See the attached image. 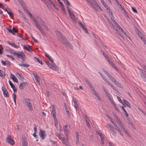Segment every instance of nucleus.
Listing matches in <instances>:
<instances>
[{"mask_svg":"<svg viewBox=\"0 0 146 146\" xmlns=\"http://www.w3.org/2000/svg\"><path fill=\"white\" fill-rule=\"evenodd\" d=\"M52 107V111L51 113L52 115L54 121H57V119L56 115V112L55 107L54 106H53Z\"/></svg>","mask_w":146,"mask_h":146,"instance_id":"39448f33","label":"nucleus"},{"mask_svg":"<svg viewBox=\"0 0 146 146\" xmlns=\"http://www.w3.org/2000/svg\"><path fill=\"white\" fill-rule=\"evenodd\" d=\"M69 16L71 18V19H72V20L75 22H76V17L75 16L74 14L73 13H72V14H70L69 15Z\"/></svg>","mask_w":146,"mask_h":146,"instance_id":"412c9836","label":"nucleus"},{"mask_svg":"<svg viewBox=\"0 0 146 146\" xmlns=\"http://www.w3.org/2000/svg\"><path fill=\"white\" fill-rule=\"evenodd\" d=\"M78 24L79 25V26L82 27V29L84 27L82 23L80 22H78Z\"/></svg>","mask_w":146,"mask_h":146,"instance_id":"4d7b16f0","label":"nucleus"},{"mask_svg":"<svg viewBox=\"0 0 146 146\" xmlns=\"http://www.w3.org/2000/svg\"><path fill=\"white\" fill-rule=\"evenodd\" d=\"M107 61L108 62L109 64L111 65L112 66L114 65L113 63L111 61L109 58L107 59Z\"/></svg>","mask_w":146,"mask_h":146,"instance_id":"79ce46f5","label":"nucleus"},{"mask_svg":"<svg viewBox=\"0 0 146 146\" xmlns=\"http://www.w3.org/2000/svg\"><path fill=\"white\" fill-rule=\"evenodd\" d=\"M66 140H65L64 139L62 141V143L64 145H66V146H68L69 144L68 142V137L66 138Z\"/></svg>","mask_w":146,"mask_h":146,"instance_id":"4be33fe9","label":"nucleus"},{"mask_svg":"<svg viewBox=\"0 0 146 146\" xmlns=\"http://www.w3.org/2000/svg\"><path fill=\"white\" fill-rule=\"evenodd\" d=\"M26 13L28 14V15L30 17H32V16L31 13L29 11V10H27V11Z\"/></svg>","mask_w":146,"mask_h":146,"instance_id":"603ef678","label":"nucleus"},{"mask_svg":"<svg viewBox=\"0 0 146 146\" xmlns=\"http://www.w3.org/2000/svg\"><path fill=\"white\" fill-rule=\"evenodd\" d=\"M131 8L133 12L136 13H137V11L135 8H134L133 7H131Z\"/></svg>","mask_w":146,"mask_h":146,"instance_id":"13d9d810","label":"nucleus"},{"mask_svg":"<svg viewBox=\"0 0 146 146\" xmlns=\"http://www.w3.org/2000/svg\"><path fill=\"white\" fill-rule=\"evenodd\" d=\"M6 142H8L11 145H13L15 143V142L13 139L11 138L9 135H8L6 138Z\"/></svg>","mask_w":146,"mask_h":146,"instance_id":"0eeeda50","label":"nucleus"},{"mask_svg":"<svg viewBox=\"0 0 146 146\" xmlns=\"http://www.w3.org/2000/svg\"><path fill=\"white\" fill-rule=\"evenodd\" d=\"M89 1V0H88ZM92 2H91L90 1V2L89 3H89H90L92 7H93V8L94 9V10L96 11H98V10L97 9V8L98 7L100 9V11H102V9L100 8V6L98 5L97 4V3L96 1L95 0H92ZM90 1V0H89Z\"/></svg>","mask_w":146,"mask_h":146,"instance_id":"7ed1b4c3","label":"nucleus"},{"mask_svg":"<svg viewBox=\"0 0 146 146\" xmlns=\"http://www.w3.org/2000/svg\"><path fill=\"white\" fill-rule=\"evenodd\" d=\"M23 48L30 52H32L33 51V50L31 48V46L29 45H26V46L24 45L23 46Z\"/></svg>","mask_w":146,"mask_h":146,"instance_id":"9d476101","label":"nucleus"},{"mask_svg":"<svg viewBox=\"0 0 146 146\" xmlns=\"http://www.w3.org/2000/svg\"><path fill=\"white\" fill-rule=\"evenodd\" d=\"M7 43L11 45V46L12 47H14L15 48H18L19 47V45L18 46H17V45H16L14 43V42L11 43L9 41H8Z\"/></svg>","mask_w":146,"mask_h":146,"instance_id":"4468645a","label":"nucleus"},{"mask_svg":"<svg viewBox=\"0 0 146 146\" xmlns=\"http://www.w3.org/2000/svg\"><path fill=\"white\" fill-rule=\"evenodd\" d=\"M84 117L86 121V124L89 127H91V125L89 123V120L87 116V115H85Z\"/></svg>","mask_w":146,"mask_h":146,"instance_id":"dca6fc26","label":"nucleus"},{"mask_svg":"<svg viewBox=\"0 0 146 146\" xmlns=\"http://www.w3.org/2000/svg\"><path fill=\"white\" fill-rule=\"evenodd\" d=\"M82 29L84 31L85 33H88V31L87 30V29L84 27Z\"/></svg>","mask_w":146,"mask_h":146,"instance_id":"864d4df0","label":"nucleus"},{"mask_svg":"<svg viewBox=\"0 0 146 146\" xmlns=\"http://www.w3.org/2000/svg\"><path fill=\"white\" fill-rule=\"evenodd\" d=\"M101 52L102 53V54H103V56H104V57L105 58L106 60H107L108 58H109L108 56L106 54H105V53H104V51L101 50Z\"/></svg>","mask_w":146,"mask_h":146,"instance_id":"c9c22d12","label":"nucleus"},{"mask_svg":"<svg viewBox=\"0 0 146 146\" xmlns=\"http://www.w3.org/2000/svg\"><path fill=\"white\" fill-rule=\"evenodd\" d=\"M129 125L132 127L135 130L136 129V128L133 124L132 122V123H130Z\"/></svg>","mask_w":146,"mask_h":146,"instance_id":"bf43d9fd","label":"nucleus"},{"mask_svg":"<svg viewBox=\"0 0 146 146\" xmlns=\"http://www.w3.org/2000/svg\"><path fill=\"white\" fill-rule=\"evenodd\" d=\"M10 78L15 82L16 83H17L18 82V80L13 74L11 73Z\"/></svg>","mask_w":146,"mask_h":146,"instance_id":"f8f14e48","label":"nucleus"},{"mask_svg":"<svg viewBox=\"0 0 146 146\" xmlns=\"http://www.w3.org/2000/svg\"><path fill=\"white\" fill-rule=\"evenodd\" d=\"M122 127V128L123 129V130L125 132H126L127 131V130L125 128V127L123 125V123H121L120 124H119Z\"/></svg>","mask_w":146,"mask_h":146,"instance_id":"f704fd0d","label":"nucleus"},{"mask_svg":"<svg viewBox=\"0 0 146 146\" xmlns=\"http://www.w3.org/2000/svg\"><path fill=\"white\" fill-rule=\"evenodd\" d=\"M114 115L115 118H116L117 121L118 122V123H119V124L121 123H122L120 119H119V118L117 116V115H115V114H114Z\"/></svg>","mask_w":146,"mask_h":146,"instance_id":"c756f323","label":"nucleus"},{"mask_svg":"<svg viewBox=\"0 0 146 146\" xmlns=\"http://www.w3.org/2000/svg\"><path fill=\"white\" fill-rule=\"evenodd\" d=\"M13 98L14 100V102H16V94L13 93Z\"/></svg>","mask_w":146,"mask_h":146,"instance_id":"a19ab883","label":"nucleus"},{"mask_svg":"<svg viewBox=\"0 0 146 146\" xmlns=\"http://www.w3.org/2000/svg\"><path fill=\"white\" fill-rule=\"evenodd\" d=\"M73 102L74 106L75 108L76 109V110H79V108H78V104L77 103V101L74 98H73Z\"/></svg>","mask_w":146,"mask_h":146,"instance_id":"ddd939ff","label":"nucleus"},{"mask_svg":"<svg viewBox=\"0 0 146 146\" xmlns=\"http://www.w3.org/2000/svg\"><path fill=\"white\" fill-rule=\"evenodd\" d=\"M106 116L109 118L110 121L112 122L113 121L112 118L110 116H109L108 114H106Z\"/></svg>","mask_w":146,"mask_h":146,"instance_id":"052dcab7","label":"nucleus"},{"mask_svg":"<svg viewBox=\"0 0 146 146\" xmlns=\"http://www.w3.org/2000/svg\"><path fill=\"white\" fill-rule=\"evenodd\" d=\"M141 77L143 80L146 82V74L144 73L141 72L140 74Z\"/></svg>","mask_w":146,"mask_h":146,"instance_id":"6ab92c4d","label":"nucleus"},{"mask_svg":"<svg viewBox=\"0 0 146 146\" xmlns=\"http://www.w3.org/2000/svg\"><path fill=\"white\" fill-rule=\"evenodd\" d=\"M27 106L29 110L31 111H32L33 110V106L31 102L29 104H27Z\"/></svg>","mask_w":146,"mask_h":146,"instance_id":"aec40b11","label":"nucleus"},{"mask_svg":"<svg viewBox=\"0 0 146 146\" xmlns=\"http://www.w3.org/2000/svg\"><path fill=\"white\" fill-rule=\"evenodd\" d=\"M24 99L26 103H27V105L31 102L30 100L29 99L27 98H24Z\"/></svg>","mask_w":146,"mask_h":146,"instance_id":"473e14b6","label":"nucleus"},{"mask_svg":"<svg viewBox=\"0 0 146 146\" xmlns=\"http://www.w3.org/2000/svg\"><path fill=\"white\" fill-rule=\"evenodd\" d=\"M65 3L66 5L68 6H70V3L67 0H66V1H65Z\"/></svg>","mask_w":146,"mask_h":146,"instance_id":"774afa93","label":"nucleus"},{"mask_svg":"<svg viewBox=\"0 0 146 146\" xmlns=\"http://www.w3.org/2000/svg\"><path fill=\"white\" fill-rule=\"evenodd\" d=\"M66 138L68 137L69 136L68 131L64 132Z\"/></svg>","mask_w":146,"mask_h":146,"instance_id":"0e129e2a","label":"nucleus"},{"mask_svg":"<svg viewBox=\"0 0 146 146\" xmlns=\"http://www.w3.org/2000/svg\"><path fill=\"white\" fill-rule=\"evenodd\" d=\"M9 82L11 88H13V87H14L15 86L10 80H9Z\"/></svg>","mask_w":146,"mask_h":146,"instance_id":"09e8293b","label":"nucleus"},{"mask_svg":"<svg viewBox=\"0 0 146 146\" xmlns=\"http://www.w3.org/2000/svg\"><path fill=\"white\" fill-rule=\"evenodd\" d=\"M104 17H105V19L108 22L109 24L113 28V29L114 30H115V27L114 26H113V23L111 22V21L110 20V19L107 17L106 15L105 14L104 15Z\"/></svg>","mask_w":146,"mask_h":146,"instance_id":"6e6552de","label":"nucleus"},{"mask_svg":"<svg viewBox=\"0 0 146 146\" xmlns=\"http://www.w3.org/2000/svg\"><path fill=\"white\" fill-rule=\"evenodd\" d=\"M58 138L60 139L62 141L64 139V137H62L60 136V134L57 135Z\"/></svg>","mask_w":146,"mask_h":146,"instance_id":"49530a36","label":"nucleus"},{"mask_svg":"<svg viewBox=\"0 0 146 146\" xmlns=\"http://www.w3.org/2000/svg\"><path fill=\"white\" fill-rule=\"evenodd\" d=\"M109 78L111 80H112L113 82L114 83H115L117 81L116 80V79L112 76H111Z\"/></svg>","mask_w":146,"mask_h":146,"instance_id":"ea45409f","label":"nucleus"},{"mask_svg":"<svg viewBox=\"0 0 146 146\" xmlns=\"http://www.w3.org/2000/svg\"><path fill=\"white\" fill-rule=\"evenodd\" d=\"M115 30H115L116 32L117 33V34H118L120 36L121 35V33H120V32L118 31L117 29L115 27Z\"/></svg>","mask_w":146,"mask_h":146,"instance_id":"8fccbe9b","label":"nucleus"},{"mask_svg":"<svg viewBox=\"0 0 146 146\" xmlns=\"http://www.w3.org/2000/svg\"><path fill=\"white\" fill-rule=\"evenodd\" d=\"M84 81L86 82V84L88 85V86L90 87V88L91 87H93V86L92 85L91 83H90L88 80L86 79V78H84Z\"/></svg>","mask_w":146,"mask_h":146,"instance_id":"393cba45","label":"nucleus"},{"mask_svg":"<svg viewBox=\"0 0 146 146\" xmlns=\"http://www.w3.org/2000/svg\"><path fill=\"white\" fill-rule=\"evenodd\" d=\"M76 137V143L77 144L79 142V133L78 132H76L75 133Z\"/></svg>","mask_w":146,"mask_h":146,"instance_id":"a878e982","label":"nucleus"},{"mask_svg":"<svg viewBox=\"0 0 146 146\" xmlns=\"http://www.w3.org/2000/svg\"><path fill=\"white\" fill-rule=\"evenodd\" d=\"M117 86L121 88H123V86L118 82L116 81L115 83Z\"/></svg>","mask_w":146,"mask_h":146,"instance_id":"2f4dec72","label":"nucleus"},{"mask_svg":"<svg viewBox=\"0 0 146 146\" xmlns=\"http://www.w3.org/2000/svg\"><path fill=\"white\" fill-rule=\"evenodd\" d=\"M48 66L50 68L54 70H57V68L55 65H53L52 64L48 63Z\"/></svg>","mask_w":146,"mask_h":146,"instance_id":"f3484780","label":"nucleus"},{"mask_svg":"<svg viewBox=\"0 0 146 146\" xmlns=\"http://www.w3.org/2000/svg\"><path fill=\"white\" fill-rule=\"evenodd\" d=\"M64 132L68 131V126L67 125H65L64 126Z\"/></svg>","mask_w":146,"mask_h":146,"instance_id":"a18cd8bd","label":"nucleus"},{"mask_svg":"<svg viewBox=\"0 0 146 146\" xmlns=\"http://www.w3.org/2000/svg\"><path fill=\"white\" fill-rule=\"evenodd\" d=\"M30 18L32 19L33 21L35 23V25L37 29L40 32L42 35L45 36H46V34L44 30L42 29L41 26L39 25L38 21L36 20L35 18L33 16H32Z\"/></svg>","mask_w":146,"mask_h":146,"instance_id":"f03ea898","label":"nucleus"},{"mask_svg":"<svg viewBox=\"0 0 146 146\" xmlns=\"http://www.w3.org/2000/svg\"><path fill=\"white\" fill-rule=\"evenodd\" d=\"M35 58L37 60V61L38 62L40 63L41 64H42V62L41 61H40L38 58H37L36 57H35Z\"/></svg>","mask_w":146,"mask_h":146,"instance_id":"680f3d73","label":"nucleus"},{"mask_svg":"<svg viewBox=\"0 0 146 146\" xmlns=\"http://www.w3.org/2000/svg\"><path fill=\"white\" fill-rule=\"evenodd\" d=\"M7 56L8 57H9V58H11V59L12 60H14V58L11 55H7Z\"/></svg>","mask_w":146,"mask_h":146,"instance_id":"69168bd1","label":"nucleus"},{"mask_svg":"<svg viewBox=\"0 0 146 146\" xmlns=\"http://www.w3.org/2000/svg\"><path fill=\"white\" fill-rule=\"evenodd\" d=\"M111 103L113 105V106L114 108L115 109V110L118 113L119 112V111L118 110L116 106L115 105V104L114 103V102L113 101H111Z\"/></svg>","mask_w":146,"mask_h":146,"instance_id":"cd10ccee","label":"nucleus"},{"mask_svg":"<svg viewBox=\"0 0 146 146\" xmlns=\"http://www.w3.org/2000/svg\"><path fill=\"white\" fill-rule=\"evenodd\" d=\"M6 29H7V30L9 32L12 33V34H14L13 33V32H12V29H10L9 27H7L6 28Z\"/></svg>","mask_w":146,"mask_h":146,"instance_id":"de8ad7c7","label":"nucleus"},{"mask_svg":"<svg viewBox=\"0 0 146 146\" xmlns=\"http://www.w3.org/2000/svg\"><path fill=\"white\" fill-rule=\"evenodd\" d=\"M5 73L2 70H0V76L3 77L4 76H5Z\"/></svg>","mask_w":146,"mask_h":146,"instance_id":"58836bf2","label":"nucleus"},{"mask_svg":"<svg viewBox=\"0 0 146 146\" xmlns=\"http://www.w3.org/2000/svg\"><path fill=\"white\" fill-rule=\"evenodd\" d=\"M102 4L105 7L106 9H108L109 7L105 2L104 3H102Z\"/></svg>","mask_w":146,"mask_h":146,"instance_id":"c03bdc74","label":"nucleus"},{"mask_svg":"<svg viewBox=\"0 0 146 146\" xmlns=\"http://www.w3.org/2000/svg\"><path fill=\"white\" fill-rule=\"evenodd\" d=\"M20 53L17 54V57L21 59L22 62L25 61V55L24 53L22 52H19Z\"/></svg>","mask_w":146,"mask_h":146,"instance_id":"20e7f679","label":"nucleus"},{"mask_svg":"<svg viewBox=\"0 0 146 146\" xmlns=\"http://www.w3.org/2000/svg\"><path fill=\"white\" fill-rule=\"evenodd\" d=\"M64 106H65V110H66V112L67 113V114L69 116H70V113L69 110L67 108V107L66 106V105L65 104Z\"/></svg>","mask_w":146,"mask_h":146,"instance_id":"72a5a7b5","label":"nucleus"},{"mask_svg":"<svg viewBox=\"0 0 146 146\" xmlns=\"http://www.w3.org/2000/svg\"><path fill=\"white\" fill-rule=\"evenodd\" d=\"M117 99L118 100L119 102L121 104H123V102H122V101L121 98L120 97H119V96H117Z\"/></svg>","mask_w":146,"mask_h":146,"instance_id":"3c124183","label":"nucleus"},{"mask_svg":"<svg viewBox=\"0 0 146 146\" xmlns=\"http://www.w3.org/2000/svg\"><path fill=\"white\" fill-rule=\"evenodd\" d=\"M35 78V80L37 83H39L40 82V81L39 80V78L38 76V75L37 74H33Z\"/></svg>","mask_w":146,"mask_h":146,"instance_id":"b1692460","label":"nucleus"},{"mask_svg":"<svg viewBox=\"0 0 146 146\" xmlns=\"http://www.w3.org/2000/svg\"><path fill=\"white\" fill-rule=\"evenodd\" d=\"M9 52L12 54H13L14 56H17V54H19V53L16 52L13 50L11 49L9 50Z\"/></svg>","mask_w":146,"mask_h":146,"instance_id":"5701e85b","label":"nucleus"},{"mask_svg":"<svg viewBox=\"0 0 146 146\" xmlns=\"http://www.w3.org/2000/svg\"><path fill=\"white\" fill-rule=\"evenodd\" d=\"M56 35L62 43L65 45L66 46L71 49H73V46L68 41L67 39L63 36V35L59 31H57Z\"/></svg>","mask_w":146,"mask_h":146,"instance_id":"f257e3e1","label":"nucleus"},{"mask_svg":"<svg viewBox=\"0 0 146 146\" xmlns=\"http://www.w3.org/2000/svg\"><path fill=\"white\" fill-rule=\"evenodd\" d=\"M1 89L3 92L4 96L6 98H8L9 97V94L8 92L4 85L2 87Z\"/></svg>","mask_w":146,"mask_h":146,"instance_id":"423d86ee","label":"nucleus"},{"mask_svg":"<svg viewBox=\"0 0 146 146\" xmlns=\"http://www.w3.org/2000/svg\"><path fill=\"white\" fill-rule=\"evenodd\" d=\"M22 146H28V143L26 139L25 138L22 139Z\"/></svg>","mask_w":146,"mask_h":146,"instance_id":"a211bd4d","label":"nucleus"},{"mask_svg":"<svg viewBox=\"0 0 146 146\" xmlns=\"http://www.w3.org/2000/svg\"><path fill=\"white\" fill-rule=\"evenodd\" d=\"M5 62H6V65H7V66H9L11 65L10 62H8L7 60H5Z\"/></svg>","mask_w":146,"mask_h":146,"instance_id":"338daca9","label":"nucleus"},{"mask_svg":"<svg viewBox=\"0 0 146 146\" xmlns=\"http://www.w3.org/2000/svg\"><path fill=\"white\" fill-rule=\"evenodd\" d=\"M67 10L69 15L73 13L71 11V10L68 7H67Z\"/></svg>","mask_w":146,"mask_h":146,"instance_id":"5fc2aeb1","label":"nucleus"},{"mask_svg":"<svg viewBox=\"0 0 146 146\" xmlns=\"http://www.w3.org/2000/svg\"><path fill=\"white\" fill-rule=\"evenodd\" d=\"M138 35H139V36L140 37V38L141 39V40L143 41L144 40V37L143 35H142L141 33H139V34L138 33Z\"/></svg>","mask_w":146,"mask_h":146,"instance_id":"e433bc0d","label":"nucleus"},{"mask_svg":"<svg viewBox=\"0 0 146 146\" xmlns=\"http://www.w3.org/2000/svg\"><path fill=\"white\" fill-rule=\"evenodd\" d=\"M27 84V82L21 83L19 85V88L21 90L23 89L24 88Z\"/></svg>","mask_w":146,"mask_h":146,"instance_id":"2eb2a0df","label":"nucleus"},{"mask_svg":"<svg viewBox=\"0 0 146 146\" xmlns=\"http://www.w3.org/2000/svg\"><path fill=\"white\" fill-rule=\"evenodd\" d=\"M103 89L106 94L107 96H108V98H109L110 97V96L109 94L108 93L107 91L105 89V87H103Z\"/></svg>","mask_w":146,"mask_h":146,"instance_id":"7c9ffc66","label":"nucleus"},{"mask_svg":"<svg viewBox=\"0 0 146 146\" xmlns=\"http://www.w3.org/2000/svg\"><path fill=\"white\" fill-rule=\"evenodd\" d=\"M45 133V131L44 130L40 129L39 132V135L42 140L44 139L45 137L44 133Z\"/></svg>","mask_w":146,"mask_h":146,"instance_id":"1a4fd4ad","label":"nucleus"},{"mask_svg":"<svg viewBox=\"0 0 146 146\" xmlns=\"http://www.w3.org/2000/svg\"><path fill=\"white\" fill-rule=\"evenodd\" d=\"M40 20L41 22V24L42 26H43L45 24L43 20H42L41 18H40Z\"/></svg>","mask_w":146,"mask_h":146,"instance_id":"37998d69","label":"nucleus"},{"mask_svg":"<svg viewBox=\"0 0 146 146\" xmlns=\"http://www.w3.org/2000/svg\"><path fill=\"white\" fill-rule=\"evenodd\" d=\"M19 65L22 67H28L30 66V65L25 64H19Z\"/></svg>","mask_w":146,"mask_h":146,"instance_id":"c85d7f7f","label":"nucleus"},{"mask_svg":"<svg viewBox=\"0 0 146 146\" xmlns=\"http://www.w3.org/2000/svg\"><path fill=\"white\" fill-rule=\"evenodd\" d=\"M66 138L68 137L69 136L68 131L64 132Z\"/></svg>","mask_w":146,"mask_h":146,"instance_id":"e2e57ef3","label":"nucleus"},{"mask_svg":"<svg viewBox=\"0 0 146 146\" xmlns=\"http://www.w3.org/2000/svg\"><path fill=\"white\" fill-rule=\"evenodd\" d=\"M12 32H13V33L14 34L13 35H15V33H17L18 32V30L16 29L14 27H13L12 29Z\"/></svg>","mask_w":146,"mask_h":146,"instance_id":"4c0bfd02","label":"nucleus"},{"mask_svg":"<svg viewBox=\"0 0 146 146\" xmlns=\"http://www.w3.org/2000/svg\"><path fill=\"white\" fill-rule=\"evenodd\" d=\"M45 56L47 57L48 59L51 61L52 62H53V59L51 58V57L47 54L46 53L45 54Z\"/></svg>","mask_w":146,"mask_h":146,"instance_id":"bb28decb","label":"nucleus"},{"mask_svg":"<svg viewBox=\"0 0 146 146\" xmlns=\"http://www.w3.org/2000/svg\"><path fill=\"white\" fill-rule=\"evenodd\" d=\"M123 101L124 102L123 104H122L125 106V107L126 106L129 108H131L130 103L129 102L124 99H123Z\"/></svg>","mask_w":146,"mask_h":146,"instance_id":"9b49d317","label":"nucleus"},{"mask_svg":"<svg viewBox=\"0 0 146 146\" xmlns=\"http://www.w3.org/2000/svg\"><path fill=\"white\" fill-rule=\"evenodd\" d=\"M18 37L22 38V40H25V38L22 37V35L21 34H19L18 35Z\"/></svg>","mask_w":146,"mask_h":146,"instance_id":"6e6d98bb","label":"nucleus"}]
</instances>
